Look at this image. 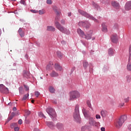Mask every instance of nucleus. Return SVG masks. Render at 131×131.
<instances>
[{"mask_svg": "<svg viewBox=\"0 0 131 131\" xmlns=\"http://www.w3.org/2000/svg\"><path fill=\"white\" fill-rule=\"evenodd\" d=\"M126 116H121V117L115 122V126H116L117 128H120L123 123H124V121L126 120Z\"/></svg>", "mask_w": 131, "mask_h": 131, "instance_id": "nucleus-1", "label": "nucleus"}, {"mask_svg": "<svg viewBox=\"0 0 131 131\" xmlns=\"http://www.w3.org/2000/svg\"><path fill=\"white\" fill-rule=\"evenodd\" d=\"M55 26L56 28L62 33H64L65 34H70V31L61 25L60 23L57 21L55 22Z\"/></svg>", "mask_w": 131, "mask_h": 131, "instance_id": "nucleus-2", "label": "nucleus"}, {"mask_svg": "<svg viewBox=\"0 0 131 131\" xmlns=\"http://www.w3.org/2000/svg\"><path fill=\"white\" fill-rule=\"evenodd\" d=\"M70 101H74L78 98H80V93L77 91H72L70 92Z\"/></svg>", "mask_w": 131, "mask_h": 131, "instance_id": "nucleus-3", "label": "nucleus"}, {"mask_svg": "<svg viewBox=\"0 0 131 131\" xmlns=\"http://www.w3.org/2000/svg\"><path fill=\"white\" fill-rule=\"evenodd\" d=\"M74 119L77 122H80V116H79V105H76L75 107V112L73 115Z\"/></svg>", "mask_w": 131, "mask_h": 131, "instance_id": "nucleus-4", "label": "nucleus"}, {"mask_svg": "<svg viewBox=\"0 0 131 131\" xmlns=\"http://www.w3.org/2000/svg\"><path fill=\"white\" fill-rule=\"evenodd\" d=\"M78 12L81 15H82V16H84V17H86V18H88L90 20H93V21H94V22H98V19H95L94 16L89 14L88 13L85 12V11H83V10L79 9Z\"/></svg>", "mask_w": 131, "mask_h": 131, "instance_id": "nucleus-5", "label": "nucleus"}, {"mask_svg": "<svg viewBox=\"0 0 131 131\" xmlns=\"http://www.w3.org/2000/svg\"><path fill=\"white\" fill-rule=\"evenodd\" d=\"M88 123L90 126H95V127H98L100 125V122L96 121L93 117L89 118Z\"/></svg>", "mask_w": 131, "mask_h": 131, "instance_id": "nucleus-6", "label": "nucleus"}, {"mask_svg": "<svg viewBox=\"0 0 131 131\" xmlns=\"http://www.w3.org/2000/svg\"><path fill=\"white\" fill-rule=\"evenodd\" d=\"M78 25H79L80 27H83V28H86V29H89V28L91 27V23L88 21H79L78 24Z\"/></svg>", "mask_w": 131, "mask_h": 131, "instance_id": "nucleus-7", "label": "nucleus"}, {"mask_svg": "<svg viewBox=\"0 0 131 131\" xmlns=\"http://www.w3.org/2000/svg\"><path fill=\"white\" fill-rule=\"evenodd\" d=\"M46 112L50 115L51 118H56V112L55 110L51 107H48L46 109Z\"/></svg>", "mask_w": 131, "mask_h": 131, "instance_id": "nucleus-8", "label": "nucleus"}, {"mask_svg": "<svg viewBox=\"0 0 131 131\" xmlns=\"http://www.w3.org/2000/svg\"><path fill=\"white\" fill-rule=\"evenodd\" d=\"M111 39L112 42H114V43H117V41H118V36H117V34H114L112 35Z\"/></svg>", "mask_w": 131, "mask_h": 131, "instance_id": "nucleus-9", "label": "nucleus"}, {"mask_svg": "<svg viewBox=\"0 0 131 131\" xmlns=\"http://www.w3.org/2000/svg\"><path fill=\"white\" fill-rule=\"evenodd\" d=\"M125 9L126 11H129L131 10V1L126 2L125 5Z\"/></svg>", "mask_w": 131, "mask_h": 131, "instance_id": "nucleus-10", "label": "nucleus"}, {"mask_svg": "<svg viewBox=\"0 0 131 131\" xmlns=\"http://www.w3.org/2000/svg\"><path fill=\"white\" fill-rule=\"evenodd\" d=\"M47 125L51 129H55V125L52 122H46Z\"/></svg>", "mask_w": 131, "mask_h": 131, "instance_id": "nucleus-11", "label": "nucleus"}, {"mask_svg": "<svg viewBox=\"0 0 131 131\" xmlns=\"http://www.w3.org/2000/svg\"><path fill=\"white\" fill-rule=\"evenodd\" d=\"M112 6L116 9H119V8H120V5H119V3L116 2V1H112Z\"/></svg>", "mask_w": 131, "mask_h": 131, "instance_id": "nucleus-12", "label": "nucleus"}, {"mask_svg": "<svg viewBox=\"0 0 131 131\" xmlns=\"http://www.w3.org/2000/svg\"><path fill=\"white\" fill-rule=\"evenodd\" d=\"M77 33L78 34H79V35L81 37H85V34H84V32H83V31L82 30L80 29H77Z\"/></svg>", "mask_w": 131, "mask_h": 131, "instance_id": "nucleus-13", "label": "nucleus"}, {"mask_svg": "<svg viewBox=\"0 0 131 131\" xmlns=\"http://www.w3.org/2000/svg\"><path fill=\"white\" fill-rule=\"evenodd\" d=\"M56 16L55 17V25H56V22H58L59 20H60V15L61 14V12L59 11H56Z\"/></svg>", "mask_w": 131, "mask_h": 131, "instance_id": "nucleus-14", "label": "nucleus"}, {"mask_svg": "<svg viewBox=\"0 0 131 131\" xmlns=\"http://www.w3.org/2000/svg\"><path fill=\"white\" fill-rule=\"evenodd\" d=\"M100 114L103 118L107 117L108 116V113L105 110H102L100 112Z\"/></svg>", "mask_w": 131, "mask_h": 131, "instance_id": "nucleus-15", "label": "nucleus"}, {"mask_svg": "<svg viewBox=\"0 0 131 131\" xmlns=\"http://www.w3.org/2000/svg\"><path fill=\"white\" fill-rule=\"evenodd\" d=\"M23 77L24 78H29L30 77V73L28 71H24L23 72Z\"/></svg>", "mask_w": 131, "mask_h": 131, "instance_id": "nucleus-16", "label": "nucleus"}, {"mask_svg": "<svg viewBox=\"0 0 131 131\" xmlns=\"http://www.w3.org/2000/svg\"><path fill=\"white\" fill-rule=\"evenodd\" d=\"M54 68L57 71H61L62 69V67H61V66H60L59 63H55Z\"/></svg>", "mask_w": 131, "mask_h": 131, "instance_id": "nucleus-17", "label": "nucleus"}, {"mask_svg": "<svg viewBox=\"0 0 131 131\" xmlns=\"http://www.w3.org/2000/svg\"><path fill=\"white\" fill-rule=\"evenodd\" d=\"M82 112H83V115H84V116L85 117H89V114H90V112H89V111H87L86 110H85V109H84V108H83L82 110Z\"/></svg>", "mask_w": 131, "mask_h": 131, "instance_id": "nucleus-18", "label": "nucleus"}, {"mask_svg": "<svg viewBox=\"0 0 131 131\" xmlns=\"http://www.w3.org/2000/svg\"><path fill=\"white\" fill-rule=\"evenodd\" d=\"M50 76L51 77H57V76H59V74H58L57 72H55L54 71H53L50 74Z\"/></svg>", "mask_w": 131, "mask_h": 131, "instance_id": "nucleus-19", "label": "nucleus"}, {"mask_svg": "<svg viewBox=\"0 0 131 131\" xmlns=\"http://www.w3.org/2000/svg\"><path fill=\"white\" fill-rule=\"evenodd\" d=\"M18 33L21 37H23L25 35L24 32L22 30V28H19L18 30Z\"/></svg>", "mask_w": 131, "mask_h": 131, "instance_id": "nucleus-20", "label": "nucleus"}, {"mask_svg": "<svg viewBox=\"0 0 131 131\" xmlns=\"http://www.w3.org/2000/svg\"><path fill=\"white\" fill-rule=\"evenodd\" d=\"M49 90L51 94H54L55 92H56V90L52 86H49Z\"/></svg>", "mask_w": 131, "mask_h": 131, "instance_id": "nucleus-21", "label": "nucleus"}, {"mask_svg": "<svg viewBox=\"0 0 131 131\" xmlns=\"http://www.w3.org/2000/svg\"><path fill=\"white\" fill-rule=\"evenodd\" d=\"M47 30L48 31H55L56 30V29L53 26H48Z\"/></svg>", "mask_w": 131, "mask_h": 131, "instance_id": "nucleus-22", "label": "nucleus"}, {"mask_svg": "<svg viewBox=\"0 0 131 131\" xmlns=\"http://www.w3.org/2000/svg\"><path fill=\"white\" fill-rule=\"evenodd\" d=\"M12 125L13 126H14L15 131H18L20 129V128H19V127H16V126H17V123H12Z\"/></svg>", "mask_w": 131, "mask_h": 131, "instance_id": "nucleus-23", "label": "nucleus"}, {"mask_svg": "<svg viewBox=\"0 0 131 131\" xmlns=\"http://www.w3.org/2000/svg\"><path fill=\"white\" fill-rule=\"evenodd\" d=\"M113 54H114V50H113L112 48L108 49L109 56H113Z\"/></svg>", "mask_w": 131, "mask_h": 131, "instance_id": "nucleus-24", "label": "nucleus"}, {"mask_svg": "<svg viewBox=\"0 0 131 131\" xmlns=\"http://www.w3.org/2000/svg\"><path fill=\"white\" fill-rule=\"evenodd\" d=\"M56 127L58 129H60L63 127V124L61 123H57L56 124Z\"/></svg>", "mask_w": 131, "mask_h": 131, "instance_id": "nucleus-25", "label": "nucleus"}, {"mask_svg": "<svg viewBox=\"0 0 131 131\" xmlns=\"http://www.w3.org/2000/svg\"><path fill=\"white\" fill-rule=\"evenodd\" d=\"M29 97V93H28L27 94H25L24 97H23L22 101H25L27 98Z\"/></svg>", "mask_w": 131, "mask_h": 131, "instance_id": "nucleus-26", "label": "nucleus"}, {"mask_svg": "<svg viewBox=\"0 0 131 131\" xmlns=\"http://www.w3.org/2000/svg\"><path fill=\"white\" fill-rule=\"evenodd\" d=\"M102 31L103 32H107V31H108V30L107 29V26H106L105 25H102Z\"/></svg>", "mask_w": 131, "mask_h": 131, "instance_id": "nucleus-27", "label": "nucleus"}, {"mask_svg": "<svg viewBox=\"0 0 131 131\" xmlns=\"http://www.w3.org/2000/svg\"><path fill=\"white\" fill-rule=\"evenodd\" d=\"M5 88H6V86H5L4 84H0V91L1 92V93H2V92H4V90L5 89Z\"/></svg>", "mask_w": 131, "mask_h": 131, "instance_id": "nucleus-28", "label": "nucleus"}, {"mask_svg": "<svg viewBox=\"0 0 131 131\" xmlns=\"http://www.w3.org/2000/svg\"><path fill=\"white\" fill-rule=\"evenodd\" d=\"M83 38H85L86 39H91L92 38L91 34H87V35H85V37H83Z\"/></svg>", "mask_w": 131, "mask_h": 131, "instance_id": "nucleus-29", "label": "nucleus"}, {"mask_svg": "<svg viewBox=\"0 0 131 131\" xmlns=\"http://www.w3.org/2000/svg\"><path fill=\"white\" fill-rule=\"evenodd\" d=\"M57 55L58 57V58H62V57H63V54H62V53H61V52L60 51H57Z\"/></svg>", "mask_w": 131, "mask_h": 131, "instance_id": "nucleus-30", "label": "nucleus"}, {"mask_svg": "<svg viewBox=\"0 0 131 131\" xmlns=\"http://www.w3.org/2000/svg\"><path fill=\"white\" fill-rule=\"evenodd\" d=\"M127 70L128 71H131V63L130 62H128L127 65Z\"/></svg>", "mask_w": 131, "mask_h": 131, "instance_id": "nucleus-31", "label": "nucleus"}, {"mask_svg": "<svg viewBox=\"0 0 131 131\" xmlns=\"http://www.w3.org/2000/svg\"><path fill=\"white\" fill-rule=\"evenodd\" d=\"M38 12L39 15H43V14H46V10H45L44 9L39 10Z\"/></svg>", "mask_w": 131, "mask_h": 131, "instance_id": "nucleus-32", "label": "nucleus"}, {"mask_svg": "<svg viewBox=\"0 0 131 131\" xmlns=\"http://www.w3.org/2000/svg\"><path fill=\"white\" fill-rule=\"evenodd\" d=\"M2 93H4L5 94H9V89L5 87V88H4V91Z\"/></svg>", "mask_w": 131, "mask_h": 131, "instance_id": "nucleus-33", "label": "nucleus"}, {"mask_svg": "<svg viewBox=\"0 0 131 131\" xmlns=\"http://www.w3.org/2000/svg\"><path fill=\"white\" fill-rule=\"evenodd\" d=\"M83 65L84 68H86V67H88V66H89V63L86 61H84L83 62Z\"/></svg>", "mask_w": 131, "mask_h": 131, "instance_id": "nucleus-34", "label": "nucleus"}, {"mask_svg": "<svg viewBox=\"0 0 131 131\" xmlns=\"http://www.w3.org/2000/svg\"><path fill=\"white\" fill-rule=\"evenodd\" d=\"M46 69L47 70H52L53 69V67L50 64H48L46 67Z\"/></svg>", "mask_w": 131, "mask_h": 131, "instance_id": "nucleus-35", "label": "nucleus"}, {"mask_svg": "<svg viewBox=\"0 0 131 131\" xmlns=\"http://www.w3.org/2000/svg\"><path fill=\"white\" fill-rule=\"evenodd\" d=\"M126 78L127 79V82H131V77L130 76L128 75L126 77Z\"/></svg>", "mask_w": 131, "mask_h": 131, "instance_id": "nucleus-36", "label": "nucleus"}, {"mask_svg": "<svg viewBox=\"0 0 131 131\" xmlns=\"http://www.w3.org/2000/svg\"><path fill=\"white\" fill-rule=\"evenodd\" d=\"M86 104L89 108H92V104H91V101L90 100L86 101Z\"/></svg>", "mask_w": 131, "mask_h": 131, "instance_id": "nucleus-37", "label": "nucleus"}, {"mask_svg": "<svg viewBox=\"0 0 131 131\" xmlns=\"http://www.w3.org/2000/svg\"><path fill=\"white\" fill-rule=\"evenodd\" d=\"M39 116H40L41 117H43V118H47L46 116L43 115V114L41 112L39 113Z\"/></svg>", "mask_w": 131, "mask_h": 131, "instance_id": "nucleus-38", "label": "nucleus"}, {"mask_svg": "<svg viewBox=\"0 0 131 131\" xmlns=\"http://www.w3.org/2000/svg\"><path fill=\"white\" fill-rule=\"evenodd\" d=\"M19 94L23 95V88L22 87L19 88Z\"/></svg>", "mask_w": 131, "mask_h": 131, "instance_id": "nucleus-39", "label": "nucleus"}, {"mask_svg": "<svg viewBox=\"0 0 131 131\" xmlns=\"http://www.w3.org/2000/svg\"><path fill=\"white\" fill-rule=\"evenodd\" d=\"M128 52H129V58H130V56H131V45H130L129 46Z\"/></svg>", "mask_w": 131, "mask_h": 131, "instance_id": "nucleus-40", "label": "nucleus"}, {"mask_svg": "<svg viewBox=\"0 0 131 131\" xmlns=\"http://www.w3.org/2000/svg\"><path fill=\"white\" fill-rule=\"evenodd\" d=\"M40 95V93L38 91H35V96L37 98L38 97V96Z\"/></svg>", "mask_w": 131, "mask_h": 131, "instance_id": "nucleus-41", "label": "nucleus"}, {"mask_svg": "<svg viewBox=\"0 0 131 131\" xmlns=\"http://www.w3.org/2000/svg\"><path fill=\"white\" fill-rule=\"evenodd\" d=\"M92 6H93L94 8H98V4H97L96 3L94 2H92Z\"/></svg>", "mask_w": 131, "mask_h": 131, "instance_id": "nucleus-42", "label": "nucleus"}, {"mask_svg": "<svg viewBox=\"0 0 131 131\" xmlns=\"http://www.w3.org/2000/svg\"><path fill=\"white\" fill-rule=\"evenodd\" d=\"M95 117L96 119H101V116H100L99 114L96 115Z\"/></svg>", "mask_w": 131, "mask_h": 131, "instance_id": "nucleus-43", "label": "nucleus"}, {"mask_svg": "<svg viewBox=\"0 0 131 131\" xmlns=\"http://www.w3.org/2000/svg\"><path fill=\"white\" fill-rule=\"evenodd\" d=\"M123 106H124V102L119 103V104L118 105V107H119V108H121V107H123Z\"/></svg>", "mask_w": 131, "mask_h": 131, "instance_id": "nucleus-44", "label": "nucleus"}, {"mask_svg": "<svg viewBox=\"0 0 131 131\" xmlns=\"http://www.w3.org/2000/svg\"><path fill=\"white\" fill-rule=\"evenodd\" d=\"M86 129V126H82L81 129V131H85Z\"/></svg>", "mask_w": 131, "mask_h": 131, "instance_id": "nucleus-45", "label": "nucleus"}, {"mask_svg": "<svg viewBox=\"0 0 131 131\" xmlns=\"http://www.w3.org/2000/svg\"><path fill=\"white\" fill-rule=\"evenodd\" d=\"M26 91H29V87L26 85H24Z\"/></svg>", "mask_w": 131, "mask_h": 131, "instance_id": "nucleus-46", "label": "nucleus"}, {"mask_svg": "<svg viewBox=\"0 0 131 131\" xmlns=\"http://www.w3.org/2000/svg\"><path fill=\"white\" fill-rule=\"evenodd\" d=\"M31 13H34V14H36V13H38V11L36 10H31Z\"/></svg>", "mask_w": 131, "mask_h": 131, "instance_id": "nucleus-47", "label": "nucleus"}, {"mask_svg": "<svg viewBox=\"0 0 131 131\" xmlns=\"http://www.w3.org/2000/svg\"><path fill=\"white\" fill-rule=\"evenodd\" d=\"M47 4L48 5H52V0H47Z\"/></svg>", "mask_w": 131, "mask_h": 131, "instance_id": "nucleus-48", "label": "nucleus"}, {"mask_svg": "<svg viewBox=\"0 0 131 131\" xmlns=\"http://www.w3.org/2000/svg\"><path fill=\"white\" fill-rule=\"evenodd\" d=\"M18 122V124H22V119H19Z\"/></svg>", "mask_w": 131, "mask_h": 131, "instance_id": "nucleus-49", "label": "nucleus"}, {"mask_svg": "<svg viewBox=\"0 0 131 131\" xmlns=\"http://www.w3.org/2000/svg\"><path fill=\"white\" fill-rule=\"evenodd\" d=\"M60 23H61V24H65V20L62 19V20L60 21Z\"/></svg>", "mask_w": 131, "mask_h": 131, "instance_id": "nucleus-50", "label": "nucleus"}, {"mask_svg": "<svg viewBox=\"0 0 131 131\" xmlns=\"http://www.w3.org/2000/svg\"><path fill=\"white\" fill-rule=\"evenodd\" d=\"M101 131H105V130H106V129L105 128V127H102L101 128Z\"/></svg>", "mask_w": 131, "mask_h": 131, "instance_id": "nucleus-51", "label": "nucleus"}, {"mask_svg": "<svg viewBox=\"0 0 131 131\" xmlns=\"http://www.w3.org/2000/svg\"><path fill=\"white\" fill-rule=\"evenodd\" d=\"M15 115H16V114L15 113H12L11 116L12 117H14V116H15Z\"/></svg>", "mask_w": 131, "mask_h": 131, "instance_id": "nucleus-52", "label": "nucleus"}, {"mask_svg": "<svg viewBox=\"0 0 131 131\" xmlns=\"http://www.w3.org/2000/svg\"><path fill=\"white\" fill-rule=\"evenodd\" d=\"M107 2V0H101V2L102 3V4H105Z\"/></svg>", "mask_w": 131, "mask_h": 131, "instance_id": "nucleus-53", "label": "nucleus"}, {"mask_svg": "<svg viewBox=\"0 0 131 131\" xmlns=\"http://www.w3.org/2000/svg\"><path fill=\"white\" fill-rule=\"evenodd\" d=\"M20 4H22L23 5H25V2L23 0H21L20 1Z\"/></svg>", "mask_w": 131, "mask_h": 131, "instance_id": "nucleus-54", "label": "nucleus"}, {"mask_svg": "<svg viewBox=\"0 0 131 131\" xmlns=\"http://www.w3.org/2000/svg\"><path fill=\"white\" fill-rule=\"evenodd\" d=\"M129 100V99L128 98H127L124 99L125 102H128Z\"/></svg>", "mask_w": 131, "mask_h": 131, "instance_id": "nucleus-55", "label": "nucleus"}, {"mask_svg": "<svg viewBox=\"0 0 131 131\" xmlns=\"http://www.w3.org/2000/svg\"><path fill=\"white\" fill-rule=\"evenodd\" d=\"M49 65H50V66H53V65H54V64L53 63V62H50V63H49Z\"/></svg>", "mask_w": 131, "mask_h": 131, "instance_id": "nucleus-56", "label": "nucleus"}, {"mask_svg": "<svg viewBox=\"0 0 131 131\" xmlns=\"http://www.w3.org/2000/svg\"><path fill=\"white\" fill-rule=\"evenodd\" d=\"M34 131H40V130H39V129H38V128H35L34 129Z\"/></svg>", "mask_w": 131, "mask_h": 131, "instance_id": "nucleus-57", "label": "nucleus"}, {"mask_svg": "<svg viewBox=\"0 0 131 131\" xmlns=\"http://www.w3.org/2000/svg\"><path fill=\"white\" fill-rule=\"evenodd\" d=\"M12 105H13V103H11V102L8 103V105H9V106H12Z\"/></svg>", "mask_w": 131, "mask_h": 131, "instance_id": "nucleus-58", "label": "nucleus"}, {"mask_svg": "<svg viewBox=\"0 0 131 131\" xmlns=\"http://www.w3.org/2000/svg\"><path fill=\"white\" fill-rule=\"evenodd\" d=\"M13 119V117H11V116H10V117L8 118L9 120H11V119Z\"/></svg>", "mask_w": 131, "mask_h": 131, "instance_id": "nucleus-59", "label": "nucleus"}, {"mask_svg": "<svg viewBox=\"0 0 131 131\" xmlns=\"http://www.w3.org/2000/svg\"><path fill=\"white\" fill-rule=\"evenodd\" d=\"M61 43L62 45H65V43H66V42H65V41H61Z\"/></svg>", "mask_w": 131, "mask_h": 131, "instance_id": "nucleus-60", "label": "nucleus"}, {"mask_svg": "<svg viewBox=\"0 0 131 131\" xmlns=\"http://www.w3.org/2000/svg\"><path fill=\"white\" fill-rule=\"evenodd\" d=\"M71 16V12H69L68 13V16L70 17Z\"/></svg>", "mask_w": 131, "mask_h": 131, "instance_id": "nucleus-61", "label": "nucleus"}, {"mask_svg": "<svg viewBox=\"0 0 131 131\" xmlns=\"http://www.w3.org/2000/svg\"><path fill=\"white\" fill-rule=\"evenodd\" d=\"M128 129H129V130H131V125H129L128 126Z\"/></svg>", "mask_w": 131, "mask_h": 131, "instance_id": "nucleus-62", "label": "nucleus"}, {"mask_svg": "<svg viewBox=\"0 0 131 131\" xmlns=\"http://www.w3.org/2000/svg\"><path fill=\"white\" fill-rule=\"evenodd\" d=\"M13 111H16V110H17V108L14 107L13 108Z\"/></svg>", "mask_w": 131, "mask_h": 131, "instance_id": "nucleus-63", "label": "nucleus"}, {"mask_svg": "<svg viewBox=\"0 0 131 131\" xmlns=\"http://www.w3.org/2000/svg\"><path fill=\"white\" fill-rule=\"evenodd\" d=\"M27 113L28 115H29V114H30V111H28L27 112Z\"/></svg>", "mask_w": 131, "mask_h": 131, "instance_id": "nucleus-64", "label": "nucleus"}]
</instances>
